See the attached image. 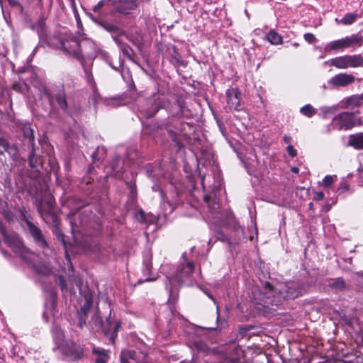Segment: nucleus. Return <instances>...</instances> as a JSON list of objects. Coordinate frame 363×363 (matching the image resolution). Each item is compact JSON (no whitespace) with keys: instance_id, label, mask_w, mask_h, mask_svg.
Instances as JSON below:
<instances>
[{"instance_id":"nucleus-14","label":"nucleus","mask_w":363,"mask_h":363,"mask_svg":"<svg viewBox=\"0 0 363 363\" xmlns=\"http://www.w3.org/2000/svg\"><path fill=\"white\" fill-rule=\"evenodd\" d=\"M93 300L91 295L86 294L84 296V303L82 306L80 311L78 312L79 323L78 325L82 328L86 323L87 314L92 306Z\"/></svg>"},{"instance_id":"nucleus-30","label":"nucleus","mask_w":363,"mask_h":363,"mask_svg":"<svg viewBox=\"0 0 363 363\" xmlns=\"http://www.w3.org/2000/svg\"><path fill=\"white\" fill-rule=\"evenodd\" d=\"M206 201L208 203V208H209L210 211H211V213L213 214H215V217L220 218V216L217 215L219 213L218 210L220 209V204L216 201V199H214L212 201H211L210 199H208V198L206 197Z\"/></svg>"},{"instance_id":"nucleus-27","label":"nucleus","mask_w":363,"mask_h":363,"mask_svg":"<svg viewBox=\"0 0 363 363\" xmlns=\"http://www.w3.org/2000/svg\"><path fill=\"white\" fill-rule=\"evenodd\" d=\"M127 38L137 48H141L143 45V38L140 33L135 32L127 36Z\"/></svg>"},{"instance_id":"nucleus-58","label":"nucleus","mask_w":363,"mask_h":363,"mask_svg":"<svg viewBox=\"0 0 363 363\" xmlns=\"http://www.w3.org/2000/svg\"><path fill=\"white\" fill-rule=\"evenodd\" d=\"M353 123H355V125H362V119L361 118H358L355 121H353Z\"/></svg>"},{"instance_id":"nucleus-52","label":"nucleus","mask_w":363,"mask_h":363,"mask_svg":"<svg viewBox=\"0 0 363 363\" xmlns=\"http://www.w3.org/2000/svg\"><path fill=\"white\" fill-rule=\"evenodd\" d=\"M282 43V38L274 32V45L281 44Z\"/></svg>"},{"instance_id":"nucleus-48","label":"nucleus","mask_w":363,"mask_h":363,"mask_svg":"<svg viewBox=\"0 0 363 363\" xmlns=\"http://www.w3.org/2000/svg\"><path fill=\"white\" fill-rule=\"evenodd\" d=\"M216 238L217 240H221L223 242L225 241V240H228V238L225 236V235L221 232V231H218L216 234Z\"/></svg>"},{"instance_id":"nucleus-5","label":"nucleus","mask_w":363,"mask_h":363,"mask_svg":"<svg viewBox=\"0 0 363 363\" xmlns=\"http://www.w3.org/2000/svg\"><path fill=\"white\" fill-rule=\"evenodd\" d=\"M361 40L357 35H352L344 38L333 40L328 43L325 47V52L342 50L357 45Z\"/></svg>"},{"instance_id":"nucleus-64","label":"nucleus","mask_w":363,"mask_h":363,"mask_svg":"<svg viewBox=\"0 0 363 363\" xmlns=\"http://www.w3.org/2000/svg\"><path fill=\"white\" fill-rule=\"evenodd\" d=\"M48 206L50 208H53V203H52V201L51 200H50L48 201Z\"/></svg>"},{"instance_id":"nucleus-50","label":"nucleus","mask_w":363,"mask_h":363,"mask_svg":"<svg viewBox=\"0 0 363 363\" xmlns=\"http://www.w3.org/2000/svg\"><path fill=\"white\" fill-rule=\"evenodd\" d=\"M8 2L9 4V5L11 6H13V7H18L21 10L23 9V7L21 6V4L18 2V1L17 0H8Z\"/></svg>"},{"instance_id":"nucleus-55","label":"nucleus","mask_w":363,"mask_h":363,"mask_svg":"<svg viewBox=\"0 0 363 363\" xmlns=\"http://www.w3.org/2000/svg\"><path fill=\"white\" fill-rule=\"evenodd\" d=\"M84 72L86 73L89 81L93 80V77L91 74H89V72L87 68H84Z\"/></svg>"},{"instance_id":"nucleus-44","label":"nucleus","mask_w":363,"mask_h":363,"mask_svg":"<svg viewBox=\"0 0 363 363\" xmlns=\"http://www.w3.org/2000/svg\"><path fill=\"white\" fill-rule=\"evenodd\" d=\"M304 39L309 43H314L316 42V38L312 33H306L304 35Z\"/></svg>"},{"instance_id":"nucleus-15","label":"nucleus","mask_w":363,"mask_h":363,"mask_svg":"<svg viewBox=\"0 0 363 363\" xmlns=\"http://www.w3.org/2000/svg\"><path fill=\"white\" fill-rule=\"evenodd\" d=\"M333 121L337 123L339 129H349L355 126V123H353L352 114L348 112L340 113L333 118Z\"/></svg>"},{"instance_id":"nucleus-25","label":"nucleus","mask_w":363,"mask_h":363,"mask_svg":"<svg viewBox=\"0 0 363 363\" xmlns=\"http://www.w3.org/2000/svg\"><path fill=\"white\" fill-rule=\"evenodd\" d=\"M52 335L54 340L57 345V347L59 348L65 343L64 341V333L60 327L55 326L52 330Z\"/></svg>"},{"instance_id":"nucleus-11","label":"nucleus","mask_w":363,"mask_h":363,"mask_svg":"<svg viewBox=\"0 0 363 363\" xmlns=\"http://www.w3.org/2000/svg\"><path fill=\"white\" fill-rule=\"evenodd\" d=\"M90 17L94 22L111 33L113 40L114 37H118L119 38L121 35H124L123 30L121 29L118 26L106 21H99L94 18L92 14H90Z\"/></svg>"},{"instance_id":"nucleus-63","label":"nucleus","mask_w":363,"mask_h":363,"mask_svg":"<svg viewBox=\"0 0 363 363\" xmlns=\"http://www.w3.org/2000/svg\"><path fill=\"white\" fill-rule=\"evenodd\" d=\"M290 140H291V138H290L289 137H286H286H284V141H285L286 143H289V142H290Z\"/></svg>"},{"instance_id":"nucleus-9","label":"nucleus","mask_w":363,"mask_h":363,"mask_svg":"<svg viewBox=\"0 0 363 363\" xmlns=\"http://www.w3.org/2000/svg\"><path fill=\"white\" fill-rule=\"evenodd\" d=\"M147 357L142 352L125 350L121 354V363H148Z\"/></svg>"},{"instance_id":"nucleus-4","label":"nucleus","mask_w":363,"mask_h":363,"mask_svg":"<svg viewBox=\"0 0 363 363\" xmlns=\"http://www.w3.org/2000/svg\"><path fill=\"white\" fill-rule=\"evenodd\" d=\"M330 66L340 69L363 67V57L361 55H345L329 60Z\"/></svg>"},{"instance_id":"nucleus-32","label":"nucleus","mask_w":363,"mask_h":363,"mask_svg":"<svg viewBox=\"0 0 363 363\" xmlns=\"http://www.w3.org/2000/svg\"><path fill=\"white\" fill-rule=\"evenodd\" d=\"M31 147V150L30 152H29V156H28V158H29V165L31 168H36L37 167V163L39 162H40V159L38 158L37 157H35V146L34 147Z\"/></svg>"},{"instance_id":"nucleus-34","label":"nucleus","mask_w":363,"mask_h":363,"mask_svg":"<svg viewBox=\"0 0 363 363\" xmlns=\"http://www.w3.org/2000/svg\"><path fill=\"white\" fill-rule=\"evenodd\" d=\"M357 18V14L353 13H347L340 20V23L344 25H350L354 22Z\"/></svg>"},{"instance_id":"nucleus-2","label":"nucleus","mask_w":363,"mask_h":363,"mask_svg":"<svg viewBox=\"0 0 363 363\" xmlns=\"http://www.w3.org/2000/svg\"><path fill=\"white\" fill-rule=\"evenodd\" d=\"M53 40L57 41L56 43L54 42L52 43V44L55 45L57 48L62 50L68 56L76 58L83 63L80 45L77 39L74 38L67 39L57 37L55 38Z\"/></svg>"},{"instance_id":"nucleus-37","label":"nucleus","mask_w":363,"mask_h":363,"mask_svg":"<svg viewBox=\"0 0 363 363\" xmlns=\"http://www.w3.org/2000/svg\"><path fill=\"white\" fill-rule=\"evenodd\" d=\"M336 179L337 177L335 175H328L323 179L321 185L324 187H329L333 184Z\"/></svg>"},{"instance_id":"nucleus-12","label":"nucleus","mask_w":363,"mask_h":363,"mask_svg":"<svg viewBox=\"0 0 363 363\" xmlns=\"http://www.w3.org/2000/svg\"><path fill=\"white\" fill-rule=\"evenodd\" d=\"M139 6L138 0H118L116 4V11L123 15L130 14Z\"/></svg>"},{"instance_id":"nucleus-51","label":"nucleus","mask_w":363,"mask_h":363,"mask_svg":"<svg viewBox=\"0 0 363 363\" xmlns=\"http://www.w3.org/2000/svg\"><path fill=\"white\" fill-rule=\"evenodd\" d=\"M287 152L290 156L294 157L296 155V150L294 148L292 145H288Z\"/></svg>"},{"instance_id":"nucleus-36","label":"nucleus","mask_w":363,"mask_h":363,"mask_svg":"<svg viewBox=\"0 0 363 363\" xmlns=\"http://www.w3.org/2000/svg\"><path fill=\"white\" fill-rule=\"evenodd\" d=\"M35 270L38 273L43 275H48L52 272V267L49 264L40 265L36 267Z\"/></svg>"},{"instance_id":"nucleus-7","label":"nucleus","mask_w":363,"mask_h":363,"mask_svg":"<svg viewBox=\"0 0 363 363\" xmlns=\"http://www.w3.org/2000/svg\"><path fill=\"white\" fill-rule=\"evenodd\" d=\"M26 223L28 228L29 232L36 245L43 250H46L47 252H45V254L46 255H49L50 253L52 252V250L49 247L48 242L46 241L45 237L43 236L41 230L37 225H35L28 220H26Z\"/></svg>"},{"instance_id":"nucleus-41","label":"nucleus","mask_w":363,"mask_h":363,"mask_svg":"<svg viewBox=\"0 0 363 363\" xmlns=\"http://www.w3.org/2000/svg\"><path fill=\"white\" fill-rule=\"evenodd\" d=\"M110 0H101L93 7V11L96 13H100L103 6L109 2Z\"/></svg>"},{"instance_id":"nucleus-54","label":"nucleus","mask_w":363,"mask_h":363,"mask_svg":"<svg viewBox=\"0 0 363 363\" xmlns=\"http://www.w3.org/2000/svg\"><path fill=\"white\" fill-rule=\"evenodd\" d=\"M268 41L272 44V30H270L267 35Z\"/></svg>"},{"instance_id":"nucleus-1","label":"nucleus","mask_w":363,"mask_h":363,"mask_svg":"<svg viewBox=\"0 0 363 363\" xmlns=\"http://www.w3.org/2000/svg\"><path fill=\"white\" fill-rule=\"evenodd\" d=\"M194 265L192 262L183 264L178 267L174 274L167 276L166 289L169 291V304L174 305L179 298V289L193 273Z\"/></svg>"},{"instance_id":"nucleus-16","label":"nucleus","mask_w":363,"mask_h":363,"mask_svg":"<svg viewBox=\"0 0 363 363\" xmlns=\"http://www.w3.org/2000/svg\"><path fill=\"white\" fill-rule=\"evenodd\" d=\"M57 306V299L54 294L50 293L48 298L45 303V311L43 313V318L46 322H48L51 317L55 316V309Z\"/></svg>"},{"instance_id":"nucleus-33","label":"nucleus","mask_w":363,"mask_h":363,"mask_svg":"<svg viewBox=\"0 0 363 363\" xmlns=\"http://www.w3.org/2000/svg\"><path fill=\"white\" fill-rule=\"evenodd\" d=\"M194 349L197 350L199 354L204 353L208 350L207 345L201 340H196L193 342Z\"/></svg>"},{"instance_id":"nucleus-42","label":"nucleus","mask_w":363,"mask_h":363,"mask_svg":"<svg viewBox=\"0 0 363 363\" xmlns=\"http://www.w3.org/2000/svg\"><path fill=\"white\" fill-rule=\"evenodd\" d=\"M9 144L3 138H0V155H2L4 152L9 151Z\"/></svg>"},{"instance_id":"nucleus-31","label":"nucleus","mask_w":363,"mask_h":363,"mask_svg":"<svg viewBox=\"0 0 363 363\" xmlns=\"http://www.w3.org/2000/svg\"><path fill=\"white\" fill-rule=\"evenodd\" d=\"M363 104V96L362 95H354L348 98L346 101L347 106H359Z\"/></svg>"},{"instance_id":"nucleus-38","label":"nucleus","mask_w":363,"mask_h":363,"mask_svg":"<svg viewBox=\"0 0 363 363\" xmlns=\"http://www.w3.org/2000/svg\"><path fill=\"white\" fill-rule=\"evenodd\" d=\"M263 166L265 168V171L267 173H269V169L272 168V156H267L266 157H264L262 160Z\"/></svg>"},{"instance_id":"nucleus-17","label":"nucleus","mask_w":363,"mask_h":363,"mask_svg":"<svg viewBox=\"0 0 363 363\" xmlns=\"http://www.w3.org/2000/svg\"><path fill=\"white\" fill-rule=\"evenodd\" d=\"M227 104L230 109L238 110L240 101V93L237 89L226 91Z\"/></svg>"},{"instance_id":"nucleus-18","label":"nucleus","mask_w":363,"mask_h":363,"mask_svg":"<svg viewBox=\"0 0 363 363\" xmlns=\"http://www.w3.org/2000/svg\"><path fill=\"white\" fill-rule=\"evenodd\" d=\"M259 351L252 347H247L245 350L240 348L238 349V362H250L256 354Z\"/></svg>"},{"instance_id":"nucleus-21","label":"nucleus","mask_w":363,"mask_h":363,"mask_svg":"<svg viewBox=\"0 0 363 363\" xmlns=\"http://www.w3.org/2000/svg\"><path fill=\"white\" fill-rule=\"evenodd\" d=\"M328 286L335 292L344 291L349 289V284L345 282L342 278H337L332 280Z\"/></svg>"},{"instance_id":"nucleus-24","label":"nucleus","mask_w":363,"mask_h":363,"mask_svg":"<svg viewBox=\"0 0 363 363\" xmlns=\"http://www.w3.org/2000/svg\"><path fill=\"white\" fill-rule=\"evenodd\" d=\"M147 174L153 181H155V179L160 180V179L164 176L163 169L159 165L155 167L148 166L147 167Z\"/></svg>"},{"instance_id":"nucleus-47","label":"nucleus","mask_w":363,"mask_h":363,"mask_svg":"<svg viewBox=\"0 0 363 363\" xmlns=\"http://www.w3.org/2000/svg\"><path fill=\"white\" fill-rule=\"evenodd\" d=\"M38 33L39 35V37L40 38H43V35H44V28H45V25L43 22H40L39 23L38 26Z\"/></svg>"},{"instance_id":"nucleus-22","label":"nucleus","mask_w":363,"mask_h":363,"mask_svg":"<svg viewBox=\"0 0 363 363\" xmlns=\"http://www.w3.org/2000/svg\"><path fill=\"white\" fill-rule=\"evenodd\" d=\"M22 133L23 138L28 143V145L29 147H34V135H33V130L30 128V125L28 123L23 125L22 126Z\"/></svg>"},{"instance_id":"nucleus-35","label":"nucleus","mask_w":363,"mask_h":363,"mask_svg":"<svg viewBox=\"0 0 363 363\" xmlns=\"http://www.w3.org/2000/svg\"><path fill=\"white\" fill-rule=\"evenodd\" d=\"M300 112L308 117H311L316 113V110L310 104L303 106Z\"/></svg>"},{"instance_id":"nucleus-26","label":"nucleus","mask_w":363,"mask_h":363,"mask_svg":"<svg viewBox=\"0 0 363 363\" xmlns=\"http://www.w3.org/2000/svg\"><path fill=\"white\" fill-rule=\"evenodd\" d=\"M143 267H144V274L147 276V277L143 280V281H152L157 279V277H150L151 269H152V262L150 258L147 257L143 261Z\"/></svg>"},{"instance_id":"nucleus-8","label":"nucleus","mask_w":363,"mask_h":363,"mask_svg":"<svg viewBox=\"0 0 363 363\" xmlns=\"http://www.w3.org/2000/svg\"><path fill=\"white\" fill-rule=\"evenodd\" d=\"M59 348L65 356L72 360L78 359L82 356L83 351L81 347L71 340L65 341Z\"/></svg>"},{"instance_id":"nucleus-6","label":"nucleus","mask_w":363,"mask_h":363,"mask_svg":"<svg viewBox=\"0 0 363 363\" xmlns=\"http://www.w3.org/2000/svg\"><path fill=\"white\" fill-rule=\"evenodd\" d=\"M274 293L279 294L281 298H296L301 295V289L296 283H279L274 286Z\"/></svg>"},{"instance_id":"nucleus-62","label":"nucleus","mask_w":363,"mask_h":363,"mask_svg":"<svg viewBox=\"0 0 363 363\" xmlns=\"http://www.w3.org/2000/svg\"><path fill=\"white\" fill-rule=\"evenodd\" d=\"M111 174L115 176V177H118V172L116 171L114 167H112V172H111Z\"/></svg>"},{"instance_id":"nucleus-3","label":"nucleus","mask_w":363,"mask_h":363,"mask_svg":"<svg viewBox=\"0 0 363 363\" xmlns=\"http://www.w3.org/2000/svg\"><path fill=\"white\" fill-rule=\"evenodd\" d=\"M164 96L160 93H155L151 97L140 101L139 111L146 118L154 116L163 106Z\"/></svg>"},{"instance_id":"nucleus-10","label":"nucleus","mask_w":363,"mask_h":363,"mask_svg":"<svg viewBox=\"0 0 363 363\" xmlns=\"http://www.w3.org/2000/svg\"><path fill=\"white\" fill-rule=\"evenodd\" d=\"M121 326V323L120 321H113L108 318L104 323L102 331L110 342H114Z\"/></svg>"},{"instance_id":"nucleus-60","label":"nucleus","mask_w":363,"mask_h":363,"mask_svg":"<svg viewBox=\"0 0 363 363\" xmlns=\"http://www.w3.org/2000/svg\"><path fill=\"white\" fill-rule=\"evenodd\" d=\"M17 247L19 248V252H21L24 250V247L21 242L17 244Z\"/></svg>"},{"instance_id":"nucleus-39","label":"nucleus","mask_w":363,"mask_h":363,"mask_svg":"<svg viewBox=\"0 0 363 363\" xmlns=\"http://www.w3.org/2000/svg\"><path fill=\"white\" fill-rule=\"evenodd\" d=\"M108 105L112 106L114 107L120 106L122 105H124L125 103L123 102V99L121 98H113L108 100Z\"/></svg>"},{"instance_id":"nucleus-43","label":"nucleus","mask_w":363,"mask_h":363,"mask_svg":"<svg viewBox=\"0 0 363 363\" xmlns=\"http://www.w3.org/2000/svg\"><path fill=\"white\" fill-rule=\"evenodd\" d=\"M106 152V149L104 147H98V148L96 149V150L95 152H94L91 155V157L93 158V160L95 161V160H99V158L97 157L98 155L100 154V153H103V154H105Z\"/></svg>"},{"instance_id":"nucleus-13","label":"nucleus","mask_w":363,"mask_h":363,"mask_svg":"<svg viewBox=\"0 0 363 363\" xmlns=\"http://www.w3.org/2000/svg\"><path fill=\"white\" fill-rule=\"evenodd\" d=\"M355 80L354 75L347 73H340L332 77L329 84L333 86H346L352 84Z\"/></svg>"},{"instance_id":"nucleus-28","label":"nucleus","mask_w":363,"mask_h":363,"mask_svg":"<svg viewBox=\"0 0 363 363\" xmlns=\"http://www.w3.org/2000/svg\"><path fill=\"white\" fill-rule=\"evenodd\" d=\"M89 324L93 325V329H103L104 324L103 323L101 317L99 315L98 311H96L92 315Z\"/></svg>"},{"instance_id":"nucleus-59","label":"nucleus","mask_w":363,"mask_h":363,"mask_svg":"<svg viewBox=\"0 0 363 363\" xmlns=\"http://www.w3.org/2000/svg\"><path fill=\"white\" fill-rule=\"evenodd\" d=\"M144 212L143 211H141L139 214L138 215V219L140 220H143L144 218Z\"/></svg>"},{"instance_id":"nucleus-19","label":"nucleus","mask_w":363,"mask_h":363,"mask_svg":"<svg viewBox=\"0 0 363 363\" xmlns=\"http://www.w3.org/2000/svg\"><path fill=\"white\" fill-rule=\"evenodd\" d=\"M110 352L99 347H93L92 354L95 357V363H107L110 358Z\"/></svg>"},{"instance_id":"nucleus-23","label":"nucleus","mask_w":363,"mask_h":363,"mask_svg":"<svg viewBox=\"0 0 363 363\" xmlns=\"http://www.w3.org/2000/svg\"><path fill=\"white\" fill-rule=\"evenodd\" d=\"M115 43L119 46L123 55L130 60H133L134 52L133 49L125 43H123L118 37H114Z\"/></svg>"},{"instance_id":"nucleus-57","label":"nucleus","mask_w":363,"mask_h":363,"mask_svg":"<svg viewBox=\"0 0 363 363\" xmlns=\"http://www.w3.org/2000/svg\"><path fill=\"white\" fill-rule=\"evenodd\" d=\"M152 189L155 190V191H160V194L161 195H162V191H161L160 189V187L157 185V184H155L153 186H152Z\"/></svg>"},{"instance_id":"nucleus-49","label":"nucleus","mask_w":363,"mask_h":363,"mask_svg":"<svg viewBox=\"0 0 363 363\" xmlns=\"http://www.w3.org/2000/svg\"><path fill=\"white\" fill-rule=\"evenodd\" d=\"M219 320H220V315H219V311H218V307L217 306V318H216V322H217V326L216 328H210L209 329L210 330H218V329H220L223 328V325H219ZM224 323V320L220 323L221 325H223Z\"/></svg>"},{"instance_id":"nucleus-29","label":"nucleus","mask_w":363,"mask_h":363,"mask_svg":"<svg viewBox=\"0 0 363 363\" xmlns=\"http://www.w3.org/2000/svg\"><path fill=\"white\" fill-rule=\"evenodd\" d=\"M55 99L57 104L62 108L63 111H67V102L65 96V94L63 91H59L55 96Z\"/></svg>"},{"instance_id":"nucleus-53","label":"nucleus","mask_w":363,"mask_h":363,"mask_svg":"<svg viewBox=\"0 0 363 363\" xmlns=\"http://www.w3.org/2000/svg\"><path fill=\"white\" fill-rule=\"evenodd\" d=\"M324 198V194L323 192H317L315 194V199L316 200H322Z\"/></svg>"},{"instance_id":"nucleus-61","label":"nucleus","mask_w":363,"mask_h":363,"mask_svg":"<svg viewBox=\"0 0 363 363\" xmlns=\"http://www.w3.org/2000/svg\"><path fill=\"white\" fill-rule=\"evenodd\" d=\"M291 170L292 172H294L295 174H298L299 172L298 168H297L296 167H291Z\"/></svg>"},{"instance_id":"nucleus-45","label":"nucleus","mask_w":363,"mask_h":363,"mask_svg":"<svg viewBox=\"0 0 363 363\" xmlns=\"http://www.w3.org/2000/svg\"><path fill=\"white\" fill-rule=\"evenodd\" d=\"M168 133L172 141L176 143L177 146L180 147L181 143L177 140L176 133L172 130H169Z\"/></svg>"},{"instance_id":"nucleus-56","label":"nucleus","mask_w":363,"mask_h":363,"mask_svg":"<svg viewBox=\"0 0 363 363\" xmlns=\"http://www.w3.org/2000/svg\"><path fill=\"white\" fill-rule=\"evenodd\" d=\"M129 186H130V189L132 194L134 195V194L135 193V191H136L135 185L133 184H129Z\"/></svg>"},{"instance_id":"nucleus-20","label":"nucleus","mask_w":363,"mask_h":363,"mask_svg":"<svg viewBox=\"0 0 363 363\" xmlns=\"http://www.w3.org/2000/svg\"><path fill=\"white\" fill-rule=\"evenodd\" d=\"M348 145L355 150H363V133H357L348 136Z\"/></svg>"},{"instance_id":"nucleus-40","label":"nucleus","mask_w":363,"mask_h":363,"mask_svg":"<svg viewBox=\"0 0 363 363\" xmlns=\"http://www.w3.org/2000/svg\"><path fill=\"white\" fill-rule=\"evenodd\" d=\"M39 213H40V214L41 215V217L43 218V219L45 221L47 222L46 217L48 216H50L52 218L53 223L55 225L57 224V216H56V215L55 213H51V212L43 213V211H41V210H39Z\"/></svg>"},{"instance_id":"nucleus-46","label":"nucleus","mask_w":363,"mask_h":363,"mask_svg":"<svg viewBox=\"0 0 363 363\" xmlns=\"http://www.w3.org/2000/svg\"><path fill=\"white\" fill-rule=\"evenodd\" d=\"M26 86V84L25 83L21 84V83H16L13 85V89L17 91L23 92L24 88Z\"/></svg>"}]
</instances>
